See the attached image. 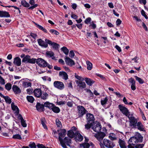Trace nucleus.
I'll use <instances>...</instances> for the list:
<instances>
[{"label":"nucleus","instance_id":"nucleus-1","mask_svg":"<svg viewBox=\"0 0 148 148\" xmlns=\"http://www.w3.org/2000/svg\"><path fill=\"white\" fill-rule=\"evenodd\" d=\"M143 137L139 133H137L135 136L130 138L129 142H132L133 145L134 146L137 143H141L143 141Z\"/></svg>","mask_w":148,"mask_h":148},{"label":"nucleus","instance_id":"nucleus-2","mask_svg":"<svg viewBox=\"0 0 148 148\" xmlns=\"http://www.w3.org/2000/svg\"><path fill=\"white\" fill-rule=\"evenodd\" d=\"M132 116V114H131V116L129 115L128 117L129 120L130 126L132 128H136L138 121L137 119Z\"/></svg>","mask_w":148,"mask_h":148},{"label":"nucleus","instance_id":"nucleus-3","mask_svg":"<svg viewBox=\"0 0 148 148\" xmlns=\"http://www.w3.org/2000/svg\"><path fill=\"white\" fill-rule=\"evenodd\" d=\"M36 60L35 58H31L30 56L28 55H26L22 60V62L25 63H28L31 64H35L36 63Z\"/></svg>","mask_w":148,"mask_h":148},{"label":"nucleus","instance_id":"nucleus-4","mask_svg":"<svg viewBox=\"0 0 148 148\" xmlns=\"http://www.w3.org/2000/svg\"><path fill=\"white\" fill-rule=\"evenodd\" d=\"M103 142L104 146L108 148H113L115 146L113 142L106 139H104Z\"/></svg>","mask_w":148,"mask_h":148},{"label":"nucleus","instance_id":"nucleus-5","mask_svg":"<svg viewBox=\"0 0 148 148\" xmlns=\"http://www.w3.org/2000/svg\"><path fill=\"white\" fill-rule=\"evenodd\" d=\"M77 108L78 110V113L79 117H82L87 112L83 106H78Z\"/></svg>","mask_w":148,"mask_h":148},{"label":"nucleus","instance_id":"nucleus-6","mask_svg":"<svg viewBox=\"0 0 148 148\" xmlns=\"http://www.w3.org/2000/svg\"><path fill=\"white\" fill-rule=\"evenodd\" d=\"M118 107L120 111L123 114L127 117L129 115L131 116V114H130V112L127 108L123 106L121 104L119 105Z\"/></svg>","mask_w":148,"mask_h":148},{"label":"nucleus","instance_id":"nucleus-7","mask_svg":"<svg viewBox=\"0 0 148 148\" xmlns=\"http://www.w3.org/2000/svg\"><path fill=\"white\" fill-rule=\"evenodd\" d=\"M36 63L40 67H46L47 65V62L41 58H38L37 59Z\"/></svg>","mask_w":148,"mask_h":148},{"label":"nucleus","instance_id":"nucleus-8","mask_svg":"<svg viewBox=\"0 0 148 148\" xmlns=\"http://www.w3.org/2000/svg\"><path fill=\"white\" fill-rule=\"evenodd\" d=\"M53 85L55 88L60 90L63 89L64 88L63 83L60 81H55L53 83Z\"/></svg>","mask_w":148,"mask_h":148},{"label":"nucleus","instance_id":"nucleus-9","mask_svg":"<svg viewBox=\"0 0 148 148\" xmlns=\"http://www.w3.org/2000/svg\"><path fill=\"white\" fill-rule=\"evenodd\" d=\"M87 122L91 124L94 123L95 118L93 115L90 113H88L86 114Z\"/></svg>","mask_w":148,"mask_h":148},{"label":"nucleus","instance_id":"nucleus-10","mask_svg":"<svg viewBox=\"0 0 148 148\" xmlns=\"http://www.w3.org/2000/svg\"><path fill=\"white\" fill-rule=\"evenodd\" d=\"M106 135V134L104 132H100L95 134V136L99 141H101Z\"/></svg>","mask_w":148,"mask_h":148},{"label":"nucleus","instance_id":"nucleus-11","mask_svg":"<svg viewBox=\"0 0 148 148\" xmlns=\"http://www.w3.org/2000/svg\"><path fill=\"white\" fill-rule=\"evenodd\" d=\"M101 128V126L100 123L97 124L94 123L92 126V129L95 132L98 133L100 132Z\"/></svg>","mask_w":148,"mask_h":148},{"label":"nucleus","instance_id":"nucleus-12","mask_svg":"<svg viewBox=\"0 0 148 148\" xmlns=\"http://www.w3.org/2000/svg\"><path fill=\"white\" fill-rule=\"evenodd\" d=\"M45 41L48 43V44L52 46L53 49L55 50H58L59 47V45L54 42H52L50 40L46 39H45Z\"/></svg>","mask_w":148,"mask_h":148},{"label":"nucleus","instance_id":"nucleus-13","mask_svg":"<svg viewBox=\"0 0 148 148\" xmlns=\"http://www.w3.org/2000/svg\"><path fill=\"white\" fill-rule=\"evenodd\" d=\"M76 82L77 84V86L78 87L79 91L81 90H82L83 89L86 88V84L84 82L77 80L76 81Z\"/></svg>","mask_w":148,"mask_h":148},{"label":"nucleus","instance_id":"nucleus-14","mask_svg":"<svg viewBox=\"0 0 148 148\" xmlns=\"http://www.w3.org/2000/svg\"><path fill=\"white\" fill-rule=\"evenodd\" d=\"M60 132L58 133V139L59 141L62 140V138L64 137L66 134V131L64 129H60Z\"/></svg>","mask_w":148,"mask_h":148},{"label":"nucleus","instance_id":"nucleus-15","mask_svg":"<svg viewBox=\"0 0 148 148\" xmlns=\"http://www.w3.org/2000/svg\"><path fill=\"white\" fill-rule=\"evenodd\" d=\"M83 139V137L78 132H76L74 134V139L77 142H81L82 141Z\"/></svg>","mask_w":148,"mask_h":148},{"label":"nucleus","instance_id":"nucleus-16","mask_svg":"<svg viewBox=\"0 0 148 148\" xmlns=\"http://www.w3.org/2000/svg\"><path fill=\"white\" fill-rule=\"evenodd\" d=\"M37 41L39 45L41 47L46 48L48 47V44L45 40L44 41L41 39H39L37 40Z\"/></svg>","mask_w":148,"mask_h":148},{"label":"nucleus","instance_id":"nucleus-17","mask_svg":"<svg viewBox=\"0 0 148 148\" xmlns=\"http://www.w3.org/2000/svg\"><path fill=\"white\" fill-rule=\"evenodd\" d=\"M65 61L66 64L70 66L75 65V62L73 60L68 57H66L65 58Z\"/></svg>","mask_w":148,"mask_h":148},{"label":"nucleus","instance_id":"nucleus-18","mask_svg":"<svg viewBox=\"0 0 148 148\" xmlns=\"http://www.w3.org/2000/svg\"><path fill=\"white\" fill-rule=\"evenodd\" d=\"M36 107L38 111L41 112L44 111V104H41L39 103H37L36 106Z\"/></svg>","mask_w":148,"mask_h":148},{"label":"nucleus","instance_id":"nucleus-19","mask_svg":"<svg viewBox=\"0 0 148 148\" xmlns=\"http://www.w3.org/2000/svg\"><path fill=\"white\" fill-rule=\"evenodd\" d=\"M13 63L17 66H19L21 64V59L18 57L15 58L14 59Z\"/></svg>","mask_w":148,"mask_h":148},{"label":"nucleus","instance_id":"nucleus-20","mask_svg":"<svg viewBox=\"0 0 148 148\" xmlns=\"http://www.w3.org/2000/svg\"><path fill=\"white\" fill-rule=\"evenodd\" d=\"M12 89L15 94H19L21 92V90L16 85H13L12 87Z\"/></svg>","mask_w":148,"mask_h":148},{"label":"nucleus","instance_id":"nucleus-21","mask_svg":"<svg viewBox=\"0 0 148 148\" xmlns=\"http://www.w3.org/2000/svg\"><path fill=\"white\" fill-rule=\"evenodd\" d=\"M42 91L40 88H36L34 90V93L35 96L37 97H40L41 95Z\"/></svg>","mask_w":148,"mask_h":148},{"label":"nucleus","instance_id":"nucleus-22","mask_svg":"<svg viewBox=\"0 0 148 148\" xmlns=\"http://www.w3.org/2000/svg\"><path fill=\"white\" fill-rule=\"evenodd\" d=\"M10 15L8 12L5 11H0V17H9Z\"/></svg>","mask_w":148,"mask_h":148},{"label":"nucleus","instance_id":"nucleus-23","mask_svg":"<svg viewBox=\"0 0 148 148\" xmlns=\"http://www.w3.org/2000/svg\"><path fill=\"white\" fill-rule=\"evenodd\" d=\"M11 108L14 111H15V113L17 115H18L19 113V110L18 107L14 105V103L12 102L11 104Z\"/></svg>","mask_w":148,"mask_h":148},{"label":"nucleus","instance_id":"nucleus-24","mask_svg":"<svg viewBox=\"0 0 148 148\" xmlns=\"http://www.w3.org/2000/svg\"><path fill=\"white\" fill-rule=\"evenodd\" d=\"M71 139L67 137H65L63 139H62V141L63 143L66 144L68 146H70V144L71 143Z\"/></svg>","mask_w":148,"mask_h":148},{"label":"nucleus","instance_id":"nucleus-25","mask_svg":"<svg viewBox=\"0 0 148 148\" xmlns=\"http://www.w3.org/2000/svg\"><path fill=\"white\" fill-rule=\"evenodd\" d=\"M136 127L138 129L141 131L144 130V126L140 122H138L136 124Z\"/></svg>","mask_w":148,"mask_h":148},{"label":"nucleus","instance_id":"nucleus-26","mask_svg":"<svg viewBox=\"0 0 148 148\" xmlns=\"http://www.w3.org/2000/svg\"><path fill=\"white\" fill-rule=\"evenodd\" d=\"M85 81L86 84L90 86H91L95 82L93 80L88 78H85Z\"/></svg>","mask_w":148,"mask_h":148},{"label":"nucleus","instance_id":"nucleus-27","mask_svg":"<svg viewBox=\"0 0 148 148\" xmlns=\"http://www.w3.org/2000/svg\"><path fill=\"white\" fill-rule=\"evenodd\" d=\"M48 97V94L46 92H42L41 93L40 97L42 99L45 100L47 99Z\"/></svg>","mask_w":148,"mask_h":148},{"label":"nucleus","instance_id":"nucleus-28","mask_svg":"<svg viewBox=\"0 0 148 148\" xmlns=\"http://www.w3.org/2000/svg\"><path fill=\"white\" fill-rule=\"evenodd\" d=\"M59 75L60 76H63V79L65 80H67L68 79V75L65 72H60Z\"/></svg>","mask_w":148,"mask_h":148},{"label":"nucleus","instance_id":"nucleus-29","mask_svg":"<svg viewBox=\"0 0 148 148\" xmlns=\"http://www.w3.org/2000/svg\"><path fill=\"white\" fill-rule=\"evenodd\" d=\"M44 106L47 107L50 109H51L54 105L53 103H51L48 102H46L44 103Z\"/></svg>","mask_w":148,"mask_h":148},{"label":"nucleus","instance_id":"nucleus-30","mask_svg":"<svg viewBox=\"0 0 148 148\" xmlns=\"http://www.w3.org/2000/svg\"><path fill=\"white\" fill-rule=\"evenodd\" d=\"M80 146L83 148H89L90 147V145L89 143L84 142L80 145Z\"/></svg>","mask_w":148,"mask_h":148},{"label":"nucleus","instance_id":"nucleus-31","mask_svg":"<svg viewBox=\"0 0 148 148\" xmlns=\"http://www.w3.org/2000/svg\"><path fill=\"white\" fill-rule=\"evenodd\" d=\"M74 132L72 131V130H70L68 132L67 135L71 138H72L74 137Z\"/></svg>","mask_w":148,"mask_h":148},{"label":"nucleus","instance_id":"nucleus-32","mask_svg":"<svg viewBox=\"0 0 148 148\" xmlns=\"http://www.w3.org/2000/svg\"><path fill=\"white\" fill-rule=\"evenodd\" d=\"M36 25V27L38 28L39 29H41V30L42 31L45 33H47V30L45 28H44L42 26L40 25H39L34 23Z\"/></svg>","mask_w":148,"mask_h":148},{"label":"nucleus","instance_id":"nucleus-33","mask_svg":"<svg viewBox=\"0 0 148 148\" xmlns=\"http://www.w3.org/2000/svg\"><path fill=\"white\" fill-rule=\"evenodd\" d=\"M51 109L55 113H58L60 112V108L55 106H53Z\"/></svg>","mask_w":148,"mask_h":148},{"label":"nucleus","instance_id":"nucleus-34","mask_svg":"<svg viewBox=\"0 0 148 148\" xmlns=\"http://www.w3.org/2000/svg\"><path fill=\"white\" fill-rule=\"evenodd\" d=\"M61 50L66 55L68 54L69 52V49L66 47H63L61 48Z\"/></svg>","mask_w":148,"mask_h":148},{"label":"nucleus","instance_id":"nucleus-35","mask_svg":"<svg viewBox=\"0 0 148 148\" xmlns=\"http://www.w3.org/2000/svg\"><path fill=\"white\" fill-rule=\"evenodd\" d=\"M86 63L87 65V69L89 70H90L92 68V64L90 62L87 61Z\"/></svg>","mask_w":148,"mask_h":148},{"label":"nucleus","instance_id":"nucleus-36","mask_svg":"<svg viewBox=\"0 0 148 148\" xmlns=\"http://www.w3.org/2000/svg\"><path fill=\"white\" fill-rule=\"evenodd\" d=\"M12 88V85L10 83H7L5 85V88L8 91H9Z\"/></svg>","mask_w":148,"mask_h":148},{"label":"nucleus","instance_id":"nucleus-37","mask_svg":"<svg viewBox=\"0 0 148 148\" xmlns=\"http://www.w3.org/2000/svg\"><path fill=\"white\" fill-rule=\"evenodd\" d=\"M3 98L5 100L6 102L9 104H10L11 103V99L8 96H4Z\"/></svg>","mask_w":148,"mask_h":148},{"label":"nucleus","instance_id":"nucleus-38","mask_svg":"<svg viewBox=\"0 0 148 148\" xmlns=\"http://www.w3.org/2000/svg\"><path fill=\"white\" fill-rule=\"evenodd\" d=\"M21 4L23 6L25 7H28L29 6V4L25 0L21 1Z\"/></svg>","mask_w":148,"mask_h":148},{"label":"nucleus","instance_id":"nucleus-39","mask_svg":"<svg viewBox=\"0 0 148 148\" xmlns=\"http://www.w3.org/2000/svg\"><path fill=\"white\" fill-rule=\"evenodd\" d=\"M27 99L29 102L31 103H32L34 100L33 97L30 96H27Z\"/></svg>","mask_w":148,"mask_h":148},{"label":"nucleus","instance_id":"nucleus-40","mask_svg":"<svg viewBox=\"0 0 148 148\" xmlns=\"http://www.w3.org/2000/svg\"><path fill=\"white\" fill-rule=\"evenodd\" d=\"M134 77L136 80L140 84H142L144 83V81L140 78L136 76H135Z\"/></svg>","mask_w":148,"mask_h":148},{"label":"nucleus","instance_id":"nucleus-41","mask_svg":"<svg viewBox=\"0 0 148 148\" xmlns=\"http://www.w3.org/2000/svg\"><path fill=\"white\" fill-rule=\"evenodd\" d=\"M23 86L25 88H27L29 86H31V83L30 82H25L23 83Z\"/></svg>","mask_w":148,"mask_h":148},{"label":"nucleus","instance_id":"nucleus-42","mask_svg":"<svg viewBox=\"0 0 148 148\" xmlns=\"http://www.w3.org/2000/svg\"><path fill=\"white\" fill-rule=\"evenodd\" d=\"M93 125V124H91L90 123H89L88 122H87V124L85 125V128L86 129L88 130L91 128V127H92Z\"/></svg>","mask_w":148,"mask_h":148},{"label":"nucleus","instance_id":"nucleus-43","mask_svg":"<svg viewBox=\"0 0 148 148\" xmlns=\"http://www.w3.org/2000/svg\"><path fill=\"white\" fill-rule=\"evenodd\" d=\"M108 99L107 97H106L103 100H101V104L103 106L105 105L108 101Z\"/></svg>","mask_w":148,"mask_h":148},{"label":"nucleus","instance_id":"nucleus-44","mask_svg":"<svg viewBox=\"0 0 148 148\" xmlns=\"http://www.w3.org/2000/svg\"><path fill=\"white\" fill-rule=\"evenodd\" d=\"M46 54L49 57H52L54 55V53L51 51H47Z\"/></svg>","mask_w":148,"mask_h":148},{"label":"nucleus","instance_id":"nucleus-45","mask_svg":"<svg viewBox=\"0 0 148 148\" xmlns=\"http://www.w3.org/2000/svg\"><path fill=\"white\" fill-rule=\"evenodd\" d=\"M119 143L120 147L121 146L125 145V141L123 140H122L120 139L119 140Z\"/></svg>","mask_w":148,"mask_h":148},{"label":"nucleus","instance_id":"nucleus-46","mask_svg":"<svg viewBox=\"0 0 148 148\" xmlns=\"http://www.w3.org/2000/svg\"><path fill=\"white\" fill-rule=\"evenodd\" d=\"M12 138L15 139H18L19 140L21 139V135L18 134L14 135Z\"/></svg>","mask_w":148,"mask_h":148},{"label":"nucleus","instance_id":"nucleus-47","mask_svg":"<svg viewBox=\"0 0 148 148\" xmlns=\"http://www.w3.org/2000/svg\"><path fill=\"white\" fill-rule=\"evenodd\" d=\"M56 123L57 127H62V125L60 121L58 119H57L56 120Z\"/></svg>","mask_w":148,"mask_h":148},{"label":"nucleus","instance_id":"nucleus-48","mask_svg":"<svg viewBox=\"0 0 148 148\" xmlns=\"http://www.w3.org/2000/svg\"><path fill=\"white\" fill-rule=\"evenodd\" d=\"M128 81L130 83L132 84H135V81L133 78H131L129 79H128Z\"/></svg>","mask_w":148,"mask_h":148},{"label":"nucleus","instance_id":"nucleus-49","mask_svg":"<svg viewBox=\"0 0 148 148\" xmlns=\"http://www.w3.org/2000/svg\"><path fill=\"white\" fill-rule=\"evenodd\" d=\"M141 14L142 16H144L146 19H148V17L145 14V12L143 10L141 11Z\"/></svg>","mask_w":148,"mask_h":148},{"label":"nucleus","instance_id":"nucleus-50","mask_svg":"<svg viewBox=\"0 0 148 148\" xmlns=\"http://www.w3.org/2000/svg\"><path fill=\"white\" fill-rule=\"evenodd\" d=\"M91 20V18L90 17H88L84 21V22L86 24H88L90 22Z\"/></svg>","mask_w":148,"mask_h":148},{"label":"nucleus","instance_id":"nucleus-51","mask_svg":"<svg viewBox=\"0 0 148 148\" xmlns=\"http://www.w3.org/2000/svg\"><path fill=\"white\" fill-rule=\"evenodd\" d=\"M21 124L23 127H26L27 126V124L26 123L25 121L23 119V120L21 121Z\"/></svg>","mask_w":148,"mask_h":148},{"label":"nucleus","instance_id":"nucleus-52","mask_svg":"<svg viewBox=\"0 0 148 148\" xmlns=\"http://www.w3.org/2000/svg\"><path fill=\"white\" fill-rule=\"evenodd\" d=\"M5 80L0 75V83L1 84L4 85L5 84Z\"/></svg>","mask_w":148,"mask_h":148},{"label":"nucleus","instance_id":"nucleus-53","mask_svg":"<svg viewBox=\"0 0 148 148\" xmlns=\"http://www.w3.org/2000/svg\"><path fill=\"white\" fill-rule=\"evenodd\" d=\"M52 134H54V136L56 137V138H58V137L57 136V132L56 130H53V132H52Z\"/></svg>","mask_w":148,"mask_h":148},{"label":"nucleus","instance_id":"nucleus-54","mask_svg":"<svg viewBox=\"0 0 148 148\" xmlns=\"http://www.w3.org/2000/svg\"><path fill=\"white\" fill-rule=\"evenodd\" d=\"M144 146L143 144H139L135 146V148H143Z\"/></svg>","mask_w":148,"mask_h":148},{"label":"nucleus","instance_id":"nucleus-55","mask_svg":"<svg viewBox=\"0 0 148 148\" xmlns=\"http://www.w3.org/2000/svg\"><path fill=\"white\" fill-rule=\"evenodd\" d=\"M29 146L30 148H36V146L34 143H32L30 144L29 145Z\"/></svg>","mask_w":148,"mask_h":148},{"label":"nucleus","instance_id":"nucleus-56","mask_svg":"<svg viewBox=\"0 0 148 148\" xmlns=\"http://www.w3.org/2000/svg\"><path fill=\"white\" fill-rule=\"evenodd\" d=\"M121 21L120 20V19H118L116 21V25L117 26H119L121 23Z\"/></svg>","mask_w":148,"mask_h":148},{"label":"nucleus","instance_id":"nucleus-57","mask_svg":"<svg viewBox=\"0 0 148 148\" xmlns=\"http://www.w3.org/2000/svg\"><path fill=\"white\" fill-rule=\"evenodd\" d=\"M75 55V54L73 50L70 51L69 53V56L71 58H73Z\"/></svg>","mask_w":148,"mask_h":148},{"label":"nucleus","instance_id":"nucleus-58","mask_svg":"<svg viewBox=\"0 0 148 148\" xmlns=\"http://www.w3.org/2000/svg\"><path fill=\"white\" fill-rule=\"evenodd\" d=\"M73 102L72 101H69L67 103V105L69 107H72L73 106Z\"/></svg>","mask_w":148,"mask_h":148},{"label":"nucleus","instance_id":"nucleus-59","mask_svg":"<svg viewBox=\"0 0 148 148\" xmlns=\"http://www.w3.org/2000/svg\"><path fill=\"white\" fill-rule=\"evenodd\" d=\"M40 121L42 125L45 123V122H46V120L45 117H42Z\"/></svg>","mask_w":148,"mask_h":148},{"label":"nucleus","instance_id":"nucleus-60","mask_svg":"<svg viewBox=\"0 0 148 148\" xmlns=\"http://www.w3.org/2000/svg\"><path fill=\"white\" fill-rule=\"evenodd\" d=\"M27 93L29 95H31L33 92V90L31 88L27 89Z\"/></svg>","mask_w":148,"mask_h":148},{"label":"nucleus","instance_id":"nucleus-61","mask_svg":"<svg viewBox=\"0 0 148 148\" xmlns=\"http://www.w3.org/2000/svg\"><path fill=\"white\" fill-rule=\"evenodd\" d=\"M38 6V5L37 4H34V5H33L29 8L28 9H29L33 10L34 8L37 7Z\"/></svg>","mask_w":148,"mask_h":148},{"label":"nucleus","instance_id":"nucleus-62","mask_svg":"<svg viewBox=\"0 0 148 148\" xmlns=\"http://www.w3.org/2000/svg\"><path fill=\"white\" fill-rule=\"evenodd\" d=\"M59 141L61 145L63 148H64L66 147V144H65L64 143H63V142L62 141V140Z\"/></svg>","mask_w":148,"mask_h":148},{"label":"nucleus","instance_id":"nucleus-63","mask_svg":"<svg viewBox=\"0 0 148 148\" xmlns=\"http://www.w3.org/2000/svg\"><path fill=\"white\" fill-rule=\"evenodd\" d=\"M75 77L77 79L80 80H83V78H82L81 77L79 76L78 75H75Z\"/></svg>","mask_w":148,"mask_h":148},{"label":"nucleus","instance_id":"nucleus-64","mask_svg":"<svg viewBox=\"0 0 148 148\" xmlns=\"http://www.w3.org/2000/svg\"><path fill=\"white\" fill-rule=\"evenodd\" d=\"M142 26L143 28L145 29L146 31H147L148 29L147 27L144 22L142 23Z\"/></svg>","mask_w":148,"mask_h":148}]
</instances>
